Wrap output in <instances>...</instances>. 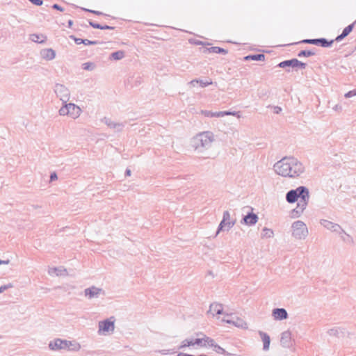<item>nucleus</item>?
<instances>
[{
    "label": "nucleus",
    "instance_id": "1",
    "mask_svg": "<svg viewBox=\"0 0 356 356\" xmlns=\"http://www.w3.org/2000/svg\"><path fill=\"white\" fill-rule=\"evenodd\" d=\"M273 170L280 176L296 179L305 172V167L297 158L285 156L274 164Z\"/></svg>",
    "mask_w": 356,
    "mask_h": 356
},
{
    "label": "nucleus",
    "instance_id": "2",
    "mask_svg": "<svg viewBox=\"0 0 356 356\" xmlns=\"http://www.w3.org/2000/svg\"><path fill=\"white\" fill-rule=\"evenodd\" d=\"M309 189L303 186H298L296 189L290 190L286 193V200L290 204L294 203L300 199L296 208L293 209L290 213L291 218H297L302 214L309 203Z\"/></svg>",
    "mask_w": 356,
    "mask_h": 356
},
{
    "label": "nucleus",
    "instance_id": "3",
    "mask_svg": "<svg viewBox=\"0 0 356 356\" xmlns=\"http://www.w3.org/2000/svg\"><path fill=\"white\" fill-rule=\"evenodd\" d=\"M215 135L212 131H206L194 136L191 140V145L198 154H204L215 142Z\"/></svg>",
    "mask_w": 356,
    "mask_h": 356
},
{
    "label": "nucleus",
    "instance_id": "4",
    "mask_svg": "<svg viewBox=\"0 0 356 356\" xmlns=\"http://www.w3.org/2000/svg\"><path fill=\"white\" fill-rule=\"evenodd\" d=\"M199 338H188L181 342L178 349H184L186 347L206 348L209 346H213V339L200 332L197 334Z\"/></svg>",
    "mask_w": 356,
    "mask_h": 356
},
{
    "label": "nucleus",
    "instance_id": "5",
    "mask_svg": "<svg viewBox=\"0 0 356 356\" xmlns=\"http://www.w3.org/2000/svg\"><path fill=\"white\" fill-rule=\"evenodd\" d=\"M49 347L52 350L63 349L75 352L79 351L81 348V344L76 341H68L61 339H56L51 341Z\"/></svg>",
    "mask_w": 356,
    "mask_h": 356
},
{
    "label": "nucleus",
    "instance_id": "6",
    "mask_svg": "<svg viewBox=\"0 0 356 356\" xmlns=\"http://www.w3.org/2000/svg\"><path fill=\"white\" fill-rule=\"evenodd\" d=\"M81 113V108L74 103L63 104L58 110V114L60 116H69L73 120L79 118Z\"/></svg>",
    "mask_w": 356,
    "mask_h": 356
},
{
    "label": "nucleus",
    "instance_id": "7",
    "mask_svg": "<svg viewBox=\"0 0 356 356\" xmlns=\"http://www.w3.org/2000/svg\"><path fill=\"white\" fill-rule=\"evenodd\" d=\"M291 229L293 237L298 240L305 239L309 234L306 224L301 220L293 222L291 225Z\"/></svg>",
    "mask_w": 356,
    "mask_h": 356
},
{
    "label": "nucleus",
    "instance_id": "8",
    "mask_svg": "<svg viewBox=\"0 0 356 356\" xmlns=\"http://www.w3.org/2000/svg\"><path fill=\"white\" fill-rule=\"evenodd\" d=\"M54 90L56 97L60 99L63 104L68 102L70 99V91L65 86L56 83Z\"/></svg>",
    "mask_w": 356,
    "mask_h": 356
},
{
    "label": "nucleus",
    "instance_id": "9",
    "mask_svg": "<svg viewBox=\"0 0 356 356\" xmlns=\"http://www.w3.org/2000/svg\"><path fill=\"white\" fill-rule=\"evenodd\" d=\"M235 224V220H231L230 213L228 211H225L223 213L222 220L219 224L216 235H218L220 231L229 230Z\"/></svg>",
    "mask_w": 356,
    "mask_h": 356
},
{
    "label": "nucleus",
    "instance_id": "10",
    "mask_svg": "<svg viewBox=\"0 0 356 356\" xmlns=\"http://www.w3.org/2000/svg\"><path fill=\"white\" fill-rule=\"evenodd\" d=\"M114 329V321H111V318L99 321L98 323V333L99 334H106L109 332H113Z\"/></svg>",
    "mask_w": 356,
    "mask_h": 356
},
{
    "label": "nucleus",
    "instance_id": "11",
    "mask_svg": "<svg viewBox=\"0 0 356 356\" xmlns=\"http://www.w3.org/2000/svg\"><path fill=\"white\" fill-rule=\"evenodd\" d=\"M201 113L204 115L205 117L208 118H222L225 115H234L236 116L238 118H241L239 111H219V112H212L207 110H202Z\"/></svg>",
    "mask_w": 356,
    "mask_h": 356
},
{
    "label": "nucleus",
    "instance_id": "12",
    "mask_svg": "<svg viewBox=\"0 0 356 356\" xmlns=\"http://www.w3.org/2000/svg\"><path fill=\"white\" fill-rule=\"evenodd\" d=\"M227 318H223L222 321L229 324H232L234 326L246 330L248 329V324L242 318L237 317V316H233L232 315H227Z\"/></svg>",
    "mask_w": 356,
    "mask_h": 356
},
{
    "label": "nucleus",
    "instance_id": "13",
    "mask_svg": "<svg viewBox=\"0 0 356 356\" xmlns=\"http://www.w3.org/2000/svg\"><path fill=\"white\" fill-rule=\"evenodd\" d=\"M320 224L323 227H324L325 229L332 232L339 233L341 234V233H345V231L342 229V227L337 223H334L333 222L329 221L325 219H321L320 220Z\"/></svg>",
    "mask_w": 356,
    "mask_h": 356
},
{
    "label": "nucleus",
    "instance_id": "14",
    "mask_svg": "<svg viewBox=\"0 0 356 356\" xmlns=\"http://www.w3.org/2000/svg\"><path fill=\"white\" fill-rule=\"evenodd\" d=\"M278 67L282 68H284L286 67H292L305 69L306 67V63H302L296 58H293L291 60H287L280 63L278 64Z\"/></svg>",
    "mask_w": 356,
    "mask_h": 356
},
{
    "label": "nucleus",
    "instance_id": "15",
    "mask_svg": "<svg viewBox=\"0 0 356 356\" xmlns=\"http://www.w3.org/2000/svg\"><path fill=\"white\" fill-rule=\"evenodd\" d=\"M334 40L328 41L325 38L305 39L302 41V42L303 43L320 45L323 47H330L332 44Z\"/></svg>",
    "mask_w": 356,
    "mask_h": 356
},
{
    "label": "nucleus",
    "instance_id": "16",
    "mask_svg": "<svg viewBox=\"0 0 356 356\" xmlns=\"http://www.w3.org/2000/svg\"><path fill=\"white\" fill-rule=\"evenodd\" d=\"M102 292V289L92 286L84 290V295L89 299L97 298Z\"/></svg>",
    "mask_w": 356,
    "mask_h": 356
},
{
    "label": "nucleus",
    "instance_id": "17",
    "mask_svg": "<svg viewBox=\"0 0 356 356\" xmlns=\"http://www.w3.org/2000/svg\"><path fill=\"white\" fill-rule=\"evenodd\" d=\"M272 316L276 321H282L288 318V313L284 308H275L272 311Z\"/></svg>",
    "mask_w": 356,
    "mask_h": 356
},
{
    "label": "nucleus",
    "instance_id": "18",
    "mask_svg": "<svg viewBox=\"0 0 356 356\" xmlns=\"http://www.w3.org/2000/svg\"><path fill=\"white\" fill-rule=\"evenodd\" d=\"M280 343L284 348H289L291 345V332L289 330L281 334Z\"/></svg>",
    "mask_w": 356,
    "mask_h": 356
},
{
    "label": "nucleus",
    "instance_id": "19",
    "mask_svg": "<svg viewBox=\"0 0 356 356\" xmlns=\"http://www.w3.org/2000/svg\"><path fill=\"white\" fill-rule=\"evenodd\" d=\"M40 56L45 60H52L56 57V51L51 48H47L40 51Z\"/></svg>",
    "mask_w": 356,
    "mask_h": 356
},
{
    "label": "nucleus",
    "instance_id": "20",
    "mask_svg": "<svg viewBox=\"0 0 356 356\" xmlns=\"http://www.w3.org/2000/svg\"><path fill=\"white\" fill-rule=\"evenodd\" d=\"M222 311L223 307L222 304L213 302L210 305L208 314H211L213 316H214L216 314H222Z\"/></svg>",
    "mask_w": 356,
    "mask_h": 356
},
{
    "label": "nucleus",
    "instance_id": "21",
    "mask_svg": "<svg viewBox=\"0 0 356 356\" xmlns=\"http://www.w3.org/2000/svg\"><path fill=\"white\" fill-rule=\"evenodd\" d=\"M243 220L245 225L251 226L255 225L257 222L258 216L257 214L251 212L245 216Z\"/></svg>",
    "mask_w": 356,
    "mask_h": 356
},
{
    "label": "nucleus",
    "instance_id": "22",
    "mask_svg": "<svg viewBox=\"0 0 356 356\" xmlns=\"http://www.w3.org/2000/svg\"><path fill=\"white\" fill-rule=\"evenodd\" d=\"M259 336L263 341V343H264V346H263L264 350H265V351L268 350L269 346H270V339L269 335L263 331H259Z\"/></svg>",
    "mask_w": 356,
    "mask_h": 356
},
{
    "label": "nucleus",
    "instance_id": "23",
    "mask_svg": "<svg viewBox=\"0 0 356 356\" xmlns=\"http://www.w3.org/2000/svg\"><path fill=\"white\" fill-rule=\"evenodd\" d=\"M50 275L63 276L67 275V270L63 267L50 268L48 270Z\"/></svg>",
    "mask_w": 356,
    "mask_h": 356
},
{
    "label": "nucleus",
    "instance_id": "24",
    "mask_svg": "<svg viewBox=\"0 0 356 356\" xmlns=\"http://www.w3.org/2000/svg\"><path fill=\"white\" fill-rule=\"evenodd\" d=\"M105 124L110 127L111 129H115L116 131H121L124 127L122 123H118L112 121L111 119L105 118L104 119Z\"/></svg>",
    "mask_w": 356,
    "mask_h": 356
},
{
    "label": "nucleus",
    "instance_id": "25",
    "mask_svg": "<svg viewBox=\"0 0 356 356\" xmlns=\"http://www.w3.org/2000/svg\"><path fill=\"white\" fill-rule=\"evenodd\" d=\"M29 39L33 42L43 43L46 41L47 38L42 34L33 33L29 35Z\"/></svg>",
    "mask_w": 356,
    "mask_h": 356
},
{
    "label": "nucleus",
    "instance_id": "26",
    "mask_svg": "<svg viewBox=\"0 0 356 356\" xmlns=\"http://www.w3.org/2000/svg\"><path fill=\"white\" fill-rule=\"evenodd\" d=\"M244 59L245 60H264L265 59V56L263 54L249 55L245 56Z\"/></svg>",
    "mask_w": 356,
    "mask_h": 356
},
{
    "label": "nucleus",
    "instance_id": "27",
    "mask_svg": "<svg viewBox=\"0 0 356 356\" xmlns=\"http://www.w3.org/2000/svg\"><path fill=\"white\" fill-rule=\"evenodd\" d=\"M274 236L273 229L264 227L262 230L261 238H272Z\"/></svg>",
    "mask_w": 356,
    "mask_h": 356
},
{
    "label": "nucleus",
    "instance_id": "28",
    "mask_svg": "<svg viewBox=\"0 0 356 356\" xmlns=\"http://www.w3.org/2000/svg\"><path fill=\"white\" fill-rule=\"evenodd\" d=\"M124 57V52L123 51H118L113 52L111 54V58L113 60H120Z\"/></svg>",
    "mask_w": 356,
    "mask_h": 356
},
{
    "label": "nucleus",
    "instance_id": "29",
    "mask_svg": "<svg viewBox=\"0 0 356 356\" xmlns=\"http://www.w3.org/2000/svg\"><path fill=\"white\" fill-rule=\"evenodd\" d=\"M210 51L213 52V53H216V54H226L227 53V50H225L222 48L218 47H211Z\"/></svg>",
    "mask_w": 356,
    "mask_h": 356
},
{
    "label": "nucleus",
    "instance_id": "30",
    "mask_svg": "<svg viewBox=\"0 0 356 356\" xmlns=\"http://www.w3.org/2000/svg\"><path fill=\"white\" fill-rule=\"evenodd\" d=\"M82 68L85 70L92 71L95 68V65L91 62L84 63L82 65Z\"/></svg>",
    "mask_w": 356,
    "mask_h": 356
},
{
    "label": "nucleus",
    "instance_id": "31",
    "mask_svg": "<svg viewBox=\"0 0 356 356\" xmlns=\"http://www.w3.org/2000/svg\"><path fill=\"white\" fill-rule=\"evenodd\" d=\"M314 54H315V52H314V51H312L309 50H302L298 53V56L299 57H301V56L309 57V56H314Z\"/></svg>",
    "mask_w": 356,
    "mask_h": 356
},
{
    "label": "nucleus",
    "instance_id": "32",
    "mask_svg": "<svg viewBox=\"0 0 356 356\" xmlns=\"http://www.w3.org/2000/svg\"><path fill=\"white\" fill-rule=\"evenodd\" d=\"M209 347L213 348V350L218 353L224 354L225 353V349H223L222 347L216 344L214 341L213 346H209Z\"/></svg>",
    "mask_w": 356,
    "mask_h": 356
},
{
    "label": "nucleus",
    "instance_id": "33",
    "mask_svg": "<svg viewBox=\"0 0 356 356\" xmlns=\"http://www.w3.org/2000/svg\"><path fill=\"white\" fill-rule=\"evenodd\" d=\"M340 332H341L339 327H333L327 331L330 336H338Z\"/></svg>",
    "mask_w": 356,
    "mask_h": 356
},
{
    "label": "nucleus",
    "instance_id": "34",
    "mask_svg": "<svg viewBox=\"0 0 356 356\" xmlns=\"http://www.w3.org/2000/svg\"><path fill=\"white\" fill-rule=\"evenodd\" d=\"M198 83L200 84V87L204 88L209 85H211L213 83V82L211 79H209V80L198 79Z\"/></svg>",
    "mask_w": 356,
    "mask_h": 356
},
{
    "label": "nucleus",
    "instance_id": "35",
    "mask_svg": "<svg viewBox=\"0 0 356 356\" xmlns=\"http://www.w3.org/2000/svg\"><path fill=\"white\" fill-rule=\"evenodd\" d=\"M354 26V23L346 26L342 31V33L346 37L352 31Z\"/></svg>",
    "mask_w": 356,
    "mask_h": 356
},
{
    "label": "nucleus",
    "instance_id": "36",
    "mask_svg": "<svg viewBox=\"0 0 356 356\" xmlns=\"http://www.w3.org/2000/svg\"><path fill=\"white\" fill-rule=\"evenodd\" d=\"M13 285L12 283H8L5 285H2L0 286V293L4 292L5 291L8 290V289L13 288Z\"/></svg>",
    "mask_w": 356,
    "mask_h": 356
},
{
    "label": "nucleus",
    "instance_id": "37",
    "mask_svg": "<svg viewBox=\"0 0 356 356\" xmlns=\"http://www.w3.org/2000/svg\"><path fill=\"white\" fill-rule=\"evenodd\" d=\"M344 96L346 98H350L353 96H356V90H353L348 92L347 93L345 94Z\"/></svg>",
    "mask_w": 356,
    "mask_h": 356
},
{
    "label": "nucleus",
    "instance_id": "38",
    "mask_svg": "<svg viewBox=\"0 0 356 356\" xmlns=\"http://www.w3.org/2000/svg\"><path fill=\"white\" fill-rule=\"evenodd\" d=\"M83 41H84V42H83V44H84L86 45H90V44H98L97 41H92V40H89L88 39H83Z\"/></svg>",
    "mask_w": 356,
    "mask_h": 356
},
{
    "label": "nucleus",
    "instance_id": "39",
    "mask_svg": "<svg viewBox=\"0 0 356 356\" xmlns=\"http://www.w3.org/2000/svg\"><path fill=\"white\" fill-rule=\"evenodd\" d=\"M70 37L74 40V42L76 44H83V42H84L83 39L77 38L73 35H71Z\"/></svg>",
    "mask_w": 356,
    "mask_h": 356
},
{
    "label": "nucleus",
    "instance_id": "40",
    "mask_svg": "<svg viewBox=\"0 0 356 356\" xmlns=\"http://www.w3.org/2000/svg\"><path fill=\"white\" fill-rule=\"evenodd\" d=\"M343 234L346 236V238H343V241H347V242L350 243H353V238L349 234H348L346 232Z\"/></svg>",
    "mask_w": 356,
    "mask_h": 356
},
{
    "label": "nucleus",
    "instance_id": "41",
    "mask_svg": "<svg viewBox=\"0 0 356 356\" xmlns=\"http://www.w3.org/2000/svg\"><path fill=\"white\" fill-rule=\"evenodd\" d=\"M89 24L90 25L95 28V29H101L102 28V25L99 24H97V23H95V22H89Z\"/></svg>",
    "mask_w": 356,
    "mask_h": 356
},
{
    "label": "nucleus",
    "instance_id": "42",
    "mask_svg": "<svg viewBox=\"0 0 356 356\" xmlns=\"http://www.w3.org/2000/svg\"><path fill=\"white\" fill-rule=\"evenodd\" d=\"M191 87H195L198 83V79H193L188 83Z\"/></svg>",
    "mask_w": 356,
    "mask_h": 356
},
{
    "label": "nucleus",
    "instance_id": "43",
    "mask_svg": "<svg viewBox=\"0 0 356 356\" xmlns=\"http://www.w3.org/2000/svg\"><path fill=\"white\" fill-rule=\"evenodd\" d=\"M32 3L36 6H41L43 3L42 0H29Z\"/></svg>",
    "mask_w": 356,
    "mask_h": 356
},
{
    "label": "nucleus",
    "instance_id": "44",
    "mask_svg": "<svg viewBox=\"0 0 356 356\" xmlns=\"http://www.w3.org/2000/svg\"><path fill=\"white\" fill-rule=\"evenodd\" d=\"M57 178H58V177H57V175H56V172H52V173L51 174V175H50V181H54V180L57 179Z\"/></svg>",
    "mask_w": 356,
    "mask_h": 356
},
{
    "label": "nucleus",
    "instance_id": "45",
    "mask_svg": "<svg viewBox=\"0 0 356 356\" xmlns=\"http://www.w3.org/2000/svg\"><path fill=\"white\" fill-rule=\"evenodd\" d=\"M156 352L159 353L161 355H168L170 353V350H157Z\"/></svg>",
    "mask_w": 356,
    "mask_h": 356
},
{
    "label": "nucleus",
    "instance_id": "46",
    "mask_svg": "<svg viewBox=\"0 0 356 356\" xmlns=\"http://www.w3.org/2000/svg\"><path fill=\"white\" fill-rule=\"evenodd\" d=\"M52 8L54 9H56V10H60V11H63L64 10V9L61 6L58 5V4H54Z\"/></svg>",
    "mask_w": 356,
    "mask_h": 356
},
{
    "label": "nucleus",
    "instance_id": "47",
    "mask_svg": "<svg viewBox=\"0 0 356 356\" xmlns=\"http://www.w3.org/2000/svg\"><path fill=\"white\" fill-rule=\"evenodd\" d=\"M346 36L341 33V34H340L339 35H338L336 38H335V41H341V40H343Z\"/></svg>",
    "mask_w": 356,
    "mask_h": 356
},
{
    "label": "nucleus",
    "instance_id": "48",
    "mask_svg": "<svg viewBox=\"0 0 356 356\" xmlns=\"http://www.w3.org/2000/svg\"><path fill=\"white\" fill-rule=\"evenodd\" d=\"M85 10L86 11H88V12H90V13H92L94 14H96V15H102V13L99 12V11H96V10H88V9H85Z\"/></svg>",
    "mask_w": 356,
    "mask_h": 356
},
{
    "label": "nucleus",
    "instance_id": "49",
    "mask_svg": "<svg viewBox=\"0 0 356 356\" xmlns=\"http://www.w3.org/2000/svg\"><path fill=\"white\" fill-rule=\"evenodd\" d=\"M334 110L337 111H340L341 110V106L339 105V104H337L334 108H333Z\"/></svg>",
    "mask_w": 356,
    "mask_h": 356
},
{
    "label": "nucleus",
    "instance_id": "50",
    "mask_svg": "<svg viewBox=\"0 0 356 356\" xmlns=\"http://www.w3.org/2000/svg\"><path fill=\"white\" fill-rule=\"evenodd\" d=\"M114 28L113 26H110L108 25L102 26V30H106V29H113Z\"/></svg>",
    "mask_w": 356,
    "mask_h": 356
},
{
    "label": "nucleus",
    "instance_id": "51",
    "mask_svg": "<svg viewBox=\"0 0 356 356\" xmlns=\"http://www.w3.org/2000/svg\"><path fill=\"white\" fill-rule=\"evenodd\" d=\"M10 263V260L9 259H7V260H1L0 259V265L1 264H8Z\"/></svg>",
    "mask_w": 356,
    "mask_h": 356
},
{
    "label": "nucleus",
    "instance_id": "52",
    "mask_svg": "<svg viewBox=\"0 0 356 356\" xmlns=\"http://www.w3.org/2000/svg\"><path fill=\"white\" fill-rule=\"evenodd\" d=\"M280 111H281V108L277 107V106L275 108V113H279V112H280Z\"/></svg>",
    "mask_w": 356,
    "mask_h": 356
},
{
    "label": "nucleus",
    "instance_id": "53",
    "mask_svg": "<svg viewBox=\"0 0 356 356\" xmlns=\"http://www.w3.org/2000/svg\"><path fill=\"white\" fill-rule=\"evenodd\" d=\"M126 175H128V176L131 175V170L129 169H127L126 170Z\"/></svg>",
    "mask_w": 356,
    "mask_h": 356
},
{
    "label": "nucleus",
    "instance_id": "54",
    "mask_svg": "<svg viewBox=\"0 0 356 356\" xmlns=\"http://www.w3.org/2000/svg\"><path fill=\"white\" fill-rule=\"evenodd\" d=\"M72 24V21L69 22V24L71 25Z\"/></svg>",
    "mask_w": 356,
    "mask_h": 356
}]
</instances>
